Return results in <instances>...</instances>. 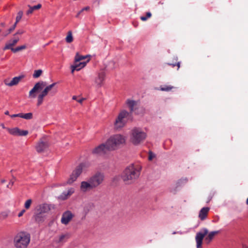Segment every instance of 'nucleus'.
<instances>
[{
    "label": "nucleus",
    "instance_id": "nucleus-1",
    "mask_svg": "<svg viewBox=\"0 0 248 248\" xmlns=\"http://www.w3.org/2000/svg\"><path fill=\"white\" fill-rule=\"evenodd\" d=\"M220 232L219 231H215L210 232H208L207 228H203L198 232L195 236L197 248H202L203 239L204 238V241L206 244H209L214 239L216 235Z\"/></svg>",
    "mask_w": 248,
    "mask_h": 248
},
{
    "label": "nucleus",
    "instance_id": "nucleus-2",
    "mask_svg": "<svg viewBox=\"0 0 248 248\" xmlns=\"http://www.w3.org/2000/svg\"><path fill=\"white\" fill-rule=\"evenodd\" d=\"M140 167L138 165L131 164L124 171L122 179L126 183L131 184L137 179L140 173Z\"/></svg>",
    "mask_w": 248,
    "mask_h": 248
},
{
    "label": "nucleus",
    "instance_id": "nucleus-3",
    "mask_svg": "<svg viewBox=\"0 0 248 248\" xmlns=\"http://www.w3.org/2000/svg\"><path fill=\"white\" fill-rule=\"evenodd\" d=\"M30 240L31 236L28 232H20L14 237V245L16 248H27Z\"/></svg>",
    "mask_w": 248,
    "mask_h": 248
},
{
    "label": "nucleus",
    "instance_id": "nucleus-4",
    "mask_svg": "<svg viewBox=\"0 0 248 248\" xmlns=\"http://www.w3.org/2000/svg\"><path fill=\"white\" fill-rule=\"evenodd\" d=\"M146 133L139 127H134L130 131V140L135 145H139L146 138Z\"/></svg>",
    "mask_w": 248,
    "mask_h": 248
},
{
    "label": "nucleus",
    "instance_id": "nucleus-5",
    "mask_svg": "<svg viewBox=\"0 0 248 248\" xmlns=\"http://www.w3.org/2000/svg\"><path fill=\"white\" fill-rule=\"evenodd\" d=\"M125 137L121 134H115L110 136L106 142L108 149L114 150L125 142Z\"/></svg>",
    "mask_w": 248,
    "mask_h": 248
},
{
    "label": "nucleus",
    "instance_id": "nucleus-6",
    "mask_svg": "<svg viewBox=\"0 0 248 248\" xmlns=\"http://www.w3.org/2000/svg\"><path fill=\"white\" fill-rule=\"evenodd\" d=\"M129 115L128 112L125 110H122L118 114L114 123V128L119 130L123 128L126 124L128 117Z\"/></svg>",
    "mask_w": 248,
    "mask_h": 248
},
{
    "label": "nucleus",
    "instance_id": "nucleus-7",
    "mask_svg": "<svg viewBox=\"0 0 248 248\" xmlns=\"http://www.w3.org/2000/svg\"><path fill=\"white\" fill-rule=\"evenodd\" d=\"M106 79V73L101 69L97 71L93 79V85L96 89L101 88L104 85Z\"/></svg>",
    "mask_w": 248,
    "mask_h": 248
},
{
    "label": "nucleus",
    "instance_id": "nucleus-8",
    "mask_svg": "<svg viewBox=\"0 0 248 248\" xmlns=\"http://www.w3.org/2000/svg\"><path fill=\"white\" fill-rule=\"evenodd\" d=\"M56 84V83L54 82L48 86H46L44 90L37 97V106H40L43 103L44 97L48 94H49L51 96H53L57 92V90H53L51 91L52 89Z\"/></svg>",
    "mask_w": 248,
    "mask_h": 248
},
{
    "label": "nucleus",
    "instance_id": "nucleus-9",
    "mask_svg": "<svg viewBox=\"0 0 248 248\" xmlns=\"http://www.w3.org/2000/svg\"><path fill=\"white\" fill-rule=\"evenodd\" d=\"M84 166L83 163H81L76 167L70 174V177L67 181V184H71L76 181L78 177L82 173Z\"/></svg>",
    "mask_w": 248,
    "mask_h": 248
},
{
    "label": "nucleus",
    "instance_id": "nucleus-10",
    "mask_svg": "<svg viewBox=\"0 0 248 248\" xmlns=\"http://www.w3.org/2000/svg\"><path fill=\"white\" fill-rule=\"evenodd\" d=\"M94 188L101 185L104 180V174L101 172H97L89 179Z\"/></svg>",
    "mask_w": 248,
    "mask_h": 248
},
{
    "label": "nucleus",
    "instance_id": "nucleus-11",
    "mask_svg": "<svg viewBox=\"0 0 248 248\" xmlns=\"http://www.w3.org/2000/svg\"><path fill=\"white\" fill-rule=\"evenodd\" d=\"M49 142L47 139L45 137L41 139L37 143L35 148L38 153H42L45 151L49 146Z\"/></svg>",
    "mask_w": 248,
    "mask_h": 248
},
{
    "label": "nucleus",
    "instance_id": "nucleus-12",
    "mask_svg": "<svg viewBox=\"0 0 248 248\" xmlns=\"http://www.w3.org/2000/svg\"><path fill=\"white\" fill-rule=\"evenodd\" d=\"M46 85V82L42 81L36 83L33 88L30 91L29 97L30 98H35L36 97V95L34 93L38 90L42 89Z\"/></svg>",
    "mask_w": 248,
    "mask_h": 248
},
{
    "label": "nucleus",
    "instance_id": "nucleus-13",
    "mask_svg": "<svg viewBox=\"0 0 248 248\" xmlns=\"http://www.w3.org/2000/svg\"><path fill=\"white\" fill-rule=\"evenodd\" d=\"M69 237L70 234L68 233L61 234L54 238L53 243L54 244L61 246L66 242Z\"/></svg>",
    "mask_w": 248,
    "mask_h": 248
},
{
    "label": "nucleus",
    "instance_id": "nucleus-14",
    "mask_svg": "<svg viewBox=\"0 0 248 248\" xmlns=\"http://www.w3.org/2000/svg\"><path fill=\"white\" fill-rule=\"evenodd\" d=\"M110 150L107 146V142L105 144H101L95 147L92 151L93 154L97 155L105 154L108 151Z\"/></svg>",
    "mask_w": 248,
    "mask_h": 248
},
{
    "label": "nucleus",
    "instance_id": "nucleus-15",
    "mask_svg": "<svg viewBox=\"0 0 248 248\" xmlns=\"http://www.w3.org/2000/svg\"><path fill=\"white\" fill-rule=\"evenodd\" d=\"M6 130L11 135L15 136H25L28 134V131L20 130L18 127L6 128Z\"/></svg>",
    "mask_w": 248,
    "mask_h": 248
},
{
    "label": "nucleus",
    "instance_id": "nucleus-16",
    "mask_svg": "<svg viewBox=\"0 0 248 248\" xmlns=\"http://www.w3.org/2000/svg\"><path fill=\"white\" fill-rule=\"evenodd\" d=\"M94 187L90 182L89 179L88 181H84L81 182L80 186V189L83 192H88Z\"/></svg>",
    "mask_w": 248,
    "mask_h": 248
},
{
    "label": "nucleus",
    "instance_id": "nucleus-17",
    "mask_svg": "<svg viewBox=\"0 0 248 248\" xmlns=\"http://www.w3.org/2000/svg\"><path fill=\"white\" fill-rule=\"evenodd\" d=\"M73 217V214L70 211H67L64 212L61 218L62 223L67 225L71 220Z\"/></svg>",
    "mask_w": 248,
    "mask_h": 248
},
{
    "label": "nucleus",
    "instance_id": "nucleus-18",
    "mask_svg": "<svg viewBox=\"0 0 248 248\" xmlns=\"http://www.w3.org/2000/svg\"><path fill=\"white\" fill-rule=\"evenodd\" d=\"M89 61V60H88L86 62H76L75 61L74 63L71 65V73H73L74 71H79L82 68L84 67L87 62Z\"/></svg>",
    "mask_w": 248,
    "mask_h": 248
},
{
    "label": "nucleus",
    "instance_id": "nucleus-19",
    "mask_svg": "<svg viewBox=\"0 0 248 248\" xmlns=\"http://www.w3.org/2000/svg\"><path fill=\"white\" fill-rule=\"evenodd\" d=\"M50 206L49 204L44 203L39 204L36 206L35 211L45 215L50 210Z\"/></svg>",
    "mask_w": 248,
    "mask_h": 248
},
{
    "label": "nucleus",
    "instance_id": "nucleus-20",
    "mask_svg": "<svg viewBox=\"0 0 248 248\" xmlns=\"http://www.w3.org/2000/svg\"><path fill=\"white\" fill-rule=\"evenodd\" d=\"M75 192L73 188H69L67 190L63 191L59 197V198L62 200L68 199Z\"/></svg>",
    "mask_w": 248,
    "mask_h": 248
},
{
    "label": "nucleus",
    "instance_id": "nucleus-21",
    "mask_svg": "<svg viewBox=\"0 0 248 248\" xmlns=\"http://www.w3.org/2000/svg\"><path fill=\"white\" fill-rule=\"evenodd\" d=\"M210 210L209 207H203L201 209L199 214V217L201 220H204L206 219L208 213Z\"/></svg>",
    "mask_w": 248,
    "mask_h": 248
},
{
    "label": "nucleus",
    "instance_id": "nucleus-22",
    "mask_svg": "<svg viewBox=\"0 0 248 248\" xmlns=\"http://www.w3.org/2000/svg\"><path fill=\"white\" fill-rule=\"evenodd\" d=\"M19 41V38H15L14 39L11 40L8 42L5 47L3 48V50H6V49H11L12 50V48H14L13 47V46H14Z\"/></svg>",
    "mask_w": 248,
    "mask_h": 248
},
{
    "label": "nucleus",
    "instance_id": "nucleus-23",
    "mask_svg": "<svg viewBox=\"0 0 248 248\" xmlns=\"http://www.w3.org/2000/svg\"><path fill=\"white\" fill-rule=\"evenodd\" d=\"M22 78V76L16 77L14 78L9 82H8L7 80H5V84L8 86H13L14 85H16Z\"/></svg>",
    "mask_w": 248,
    "mask_h": 248
},
{
    "label": "nucleus",
    "instance_id": "nucleus-24",
    "mask_svg": "<svg viewBox=\"0 0 248 248\" xmlns=\"http://www.w3.org/2000/svg\"><path fill=\"white\" fill-rule=\"evenodd\" d=\"M33 217L35 221L39 223L44 220L46 216L44 214L35 211Z\"/></svg>",
    "mask_w": 248,
    "mask_h": 248
},
{
    "label": "nucleus",
    "instance_id": "nucleus-25",
    "mask_svg": "<svg viewBox=\"0 0 248 248\" xmlns=\"http://www.w3.org/2000/svg\"><path fill=\"white\" fill-rule=\"evenodd\" d=\"M126 104L129 108L131 112H133L135 110V108L137 106V102L134 100L131 99H127L126 101Z\"/></svg>",
    "mask_w": 248,
    "mask_h": 248
},
{
    "label": "nucleus",
    "instance_id": "nucleus-26",
    "mask_svg": "<svg viewBox=\"0 0 248 248\" xmlns=\"http://www.w3.org/2000/svg\"><path fill=\"white\" fill-rule=\"evenodd\" d=\"M89 56H81L78 53H77L75 56V60L76 62H81L82 60L85 59Z\"/></svg>",
    "mask_w": 248,
    "mask_h": 248
},
{
    "label": "nucleus",
    "instance_id": "nucleus-27",
    "mask_svg": "<svg viewBox=\"0 0 248 248\" xmlns=\"http://www.w3.org/2000/svg\"><path fill=\"white\" fill-rule=\"evenodd\" d=\"M41 7V4H38L37 5L33 6L32 7H30L29 10L27 11V14L28 15L31 14L34 10L39 9Z\"/></svg>",
    "mask_w": 248,
    "mask_h": 248
},
{
    "label": "nucleus",
    "instance_id": "nucleus-28",
    "mask_svg": "<svg viewBox=\"0 0 248 248\" xmlns=\"http://www.w3.org/2000/svg\"><path fill=\"white\" fill-rule=\"evenodd\" d=\"M173 88H174V87L171 85H165L160 86V90L162 91L169 92V91H170L171 89H172Z\"/></svg>",
    "mask_w": 248,
    "mask_h": 248
},
{
    "label": "nucleus",
    "instance_id": "nucleus-29",
    "mask_svg": "<svg viewBox=\"0 0 248 248\" xmlns=\"http://www.w3.org/2000/svg\"><path fill=\"white\" fill-rule=\"evenodd\" d=\"M65 41L68 43H70L73 41V38L71 31H69L68 32L67 35L65 38Z\"/></svg>",
    "mask_w": 248,
    "mask_h": 248
},
{
    "label": "nucleus",
    "instance_id": "nucleus-30",
    "mask_svg": "<svg viewBox=\"0 0 248 248\" xmlns=\"http://www.w3.org/2000/svg\"><path fill=\"white\" fill-rule=\"evenodd\" d=\"M21 118L26 120H30L32 118V113L31 112L25 114L21 113Z\"/></svg>",
    "mask_w": 248,
    "mask_h": 248
},
{
    "label": "nucleus",
    "instance_id": "nucleus-31",
    "mask_svg": "<svg viewBox=\"0 0 248 248\" xmlns=\"http://www.w3.org/2000/svg\"><path fill=\"white\" fill-rule=\"evenodd\" d=\"M42 73L43 71L41 69L35 70L34 71V73L32 75V77L34 78H38L42 75Z\"/></svg>",
    "mask_w": 248,
    "mask_h": 248
},
{
    "label": "nucleus",
    "instance_id": "nucleus-32",
    "mask_svg": "<svg viewBox=\"0 0 248 248\" xmlns=\"http://www.w3.org/2000/svg\"><path fill=\"white\" fill-rule=\"evenodd\" d=\"M26 47V46L25 45H23L21 46H17L16 48H12V51L14 53H16V52H18V51H19L20 50L25 49Z\"/></svg>",
    "mask_w": 248,
    "mask_h": 248
},
{
    "label": "nucleus",
    "instance_id": "nucleus-33",
    "mask_svg": "<svg viewBox=\"0 0 248 248\" xmlns=\"http://www.w3.org/2000/svg\"><path fill=\"white\" fill-rule=\"evenodd\" d=\"M32 203V200L31 199L27 200L24 204V207L26 209H28L30 208L31 205Z\"/></svg>",
    "mask_w": 248,
    "mask_h": 248
},
{
    "label": "nucleus",
    "instance_id": "nucleus-34",
    "mask_svg": "<svg viewBox=\"0 0 248 248\" xmlns=\"http://www.w3.org/2000/svg\"><path fill=\"white\" fill-rule=\"evenodd\" d=\"M22 15H23V12L22 11H19L17 13V15L16 17V22H18L20 21V20L21 19V18L22 16Z\"/></svg>",
    "mask_w": 248,
    "mask_h": 248
},
{
    "label": "nucleus",
    "instance_id": "nucleus-35",
    "mask_svg": "<svg viewBox=\"0 0 248 248\" xmlns=\"http://www.w3.org/2000/svg\"><path fill=\"white\" fill-rule=\"evenodd\" d=\"M9 215V212L7 211L3 212L0 214V216L3 218H6Z\"/></svg>",
    "mask_w": 248,
    "mask_h": 248
},
{
    "label": "nucleus",
    "instance_id": "nucleus-36",
    "mask_svg": "<svg viewBox=\"0 0 248 248\" xmlns=\"http://www.w3.org/2000/svg\"><path fill=\"white\" fill-rule=\"evenodd\" d=\"M168 64L172 66V67H174L176 65H177V67H178L177 70L179 69V68H180V62H178L177 63H168Z\"/></svg>",
    "mask_w": 248,
    "mask_h": 248
},
{
    "label": "nucleus",
    "instance_id": "nucleus-37",
    "mask_svg": "<svg viewBox=\"0 0 248 248\" xmlns=\"http://www.w3.org/2000/svg\"><path fill=\"white\" fill-rule=\"evenodd\" d=\"M14 184V181L13 180H11L9 184L7 185V187L11 188V187L13 186Z\"/></svg>",
    "mask_w": 248,
    "mask_h": 248
},
{
    "label": "nucleus",
    "instance_id": "nucleus-38",
    "mask_svg": "<svg viewBox=\"0 0 248 248\" xmlns=\"http://www.w3.org/2000/svg\"><path fill=\"white\" fill-rule=\"evenodd\" d=\"M155 157V154H154L152 152L149 153V157H148L149 160H152V159Z\"/></svg>",
    "mask_w": 248,
    "mask_h": 248
},
{
    "label": "nucleus",
    "instance_id": "nucleus-39",
    "mask_svg": "<svg viewBox=\"0 0 248 248\" xmlns=\"http://www.w3.org/2000/svg\"><path fill=\"white\" fill-rule=\"evenodd\" d=\"M10 117L11 118L16 117L21 118V113L11 115H10Z\"/></svg>",
    "mask_w": 248,
    "mask_h": 248
},
{
    "label": "nucleus",
    "instance_id": "nucleus-40",
    "mask_svg": "<svg viewBox=\"0 0 248 248\" xmlns=\"http://www.w3.org/2000/svg\"><path fill=\"white\" fill-rule=\"evenodd\" d=\"M187 179L186 178H185V179H180L178 181V183L179 184H182V183H185L187 182Z\"/></svg>",
    "mask_w": 248,
    "mask_h": 248
},
{
    "label": "nucleus",
    "instance_id": "nucleus-41",
    "mask_svg": "<svg viewBox=\"0 0 248 248\" xmlns=\"http://www.w3.org/2000/svg\"><path fill=\"white\" fill-rule=\"evenodd\" d=\"M15 29V27H12L11 28H10L9 30H8V32H7L5 35L4 36H6L7 35H8V34H9L11 32H12L13 30H14Z\"/></svg>",
    "mask_w": 248,
    "mask_h": 248
},
{
    "label": "nucleus",
    "instance_id": "nucleus-42",
    "mask_svg": "<svg viewBox=\"0 0 248 248\" xmlns=\"http://www.w3.org/2000/svg\"><path fill=\"white\" fill-rule=\"evenodd\" d=\"M25 212V209H23L18 214V217H21L23 216V215L24 214V213Z\"/></svg>",
    "mask_w": 248,
    "mask_h": 248
},
{
    "label": "nucleus",
    "instance_id": "nucleus-43",
    "mask_svg": "<svg viewBox=\"0 0 248 248\" xmlns=\"http://www.w3.org/2000/svg\"><path fill=\"white\" fill-rule=\"evenodd\" d=\"M90 9V7L89 6H86L83 8H82L81 10V12H83L84 11H88Z\"/></svg>",
    "mask_w": 248,
    "mask_h": 248
},
{
    "label": "nucleus",
    "instance_id": "nucleus-44",
    "mask_svg": "<svg viewBox=\"0 0 248 248\" xmlns=\"http://www.w3.org/2000/svg\"><path fill=\"white\" fill-rule=\"evenodd\" d=\"M140 19L142 21H146L148 19V17L146 16H142L140 17Z\"/></svg>",
    "mask_w": 248,
    "mask_h": 248
},
{
    "label": "nucleus",
    "instance_id": "nucleus-45",
    "mask_svg": "<svg viewBox=\"0 0 248 248\" xmlns=\"http://www.w3.org/2000/svg\"><path fill=\"white\" fill-rule=\"evenodd\" d=\"M85 100V98H81V99H78V100H77V101H78V103H79L80 104H82V103L83 102V100Z\"/></svg>",
    "mask_w": 248,
    "mask_h": 248
},
{
    "label": "nucleus",
    "instance_id": "nucleus-46",
    "mask_svg": "<svg viewBox=\"0 0 248 248\" xmlns=\"http://www.w3.org/2000/svg\"><path fill=\"white\" fill-rule=\"evenodd\" d=\"M146 16L148 18H150L151 16V13L150 12H147L146 13Z\"/></svg>",
    "mask_w": 248,
    "mask_h": 248
},
{
    "label": "nucleus",
    "instance_id": "nucleus-47",
    "mask_svg": "<svg viewBox=\"0 0 248 248\" xmlns=\"http://www.w3.org/2000/svg\"><path fill=\"white\" fill-rule=\"evenodd\" d=\"M0 126L2 127V128L3 129H6V128H7V127H6L4 126V124H0Z\"/></svg>",
    "mask_w": 248,
    "mask_h": 248
},
{
    "label": "nucleus",
    "instance_id": "nucleus-48",
    "mask_svg": "<svg viewBox=\"0 0 248 248\" xmlns=\"http://www.w3.org/2000/svg\"><path fill=\"white\" fill-rule=\"evenodd\" d=\"M23 32H23V31H17V32H16V34H22Z\"/></svg>",
    "mask_w": 248,
    "mask_h": 248
},
{
    "label": "nucleus",
    "instance_id": "nucleus-49",
    "mask_svg": "<svg viewBox=\"0 0 248 248\" xmlns=\"http://www.w3.org/2000/svg\"><path fill=\"white\" fill-rule=\"evenodd\" d=\"M82 12H81V10H80V11H79V12H78V14H77V16H76V17H78V16H79V15L80 14H81V13Z\"/></svg>",
    "mask_w": 248,
    "mask_h": 248
},
{
    "label": "nucleus",
    "instance_id": "nucleus-50",
    "mask_svg": "<svg viewBox=\"0 0 248 248\" xmlns=\"http://www.w3.org/2000/svg\"><path fill=\"white\" fill-rule=\"evenodd\" d=\"M6 182V180L5 179H2L1 180V183L2 184Z\"/></svg>",
    "mask_w": 248,
    "mask_h": 248
},
{
    "label": "nucleus",
    "instance_id": "nucleus-51",
    "mask_svg": "<svg viewBox=\"0 0 248 248\" xmlns=\"http://www.w3.org/2000/svg\"><path fill=\"white\" fill-rule=\"evenodd\" d=\"M72 99H73V100H77V96H73L72 97Z\"/></svg>",
    "mask_w": 248,
    "mask_h": 248
},
{
    "label": "nucleus",
    "instance_id": "nucleus-52",
    "mask_svg": "<svg viewBox=\"0 0 248 248\" xmlns=\"http://www.w3.org/2000/svg\"><path fill=\"white\" fill-rule=\"evenodd\" d=\"M5 115H9V113L8 111H6L4 113Z\"/></svg>",
    "mask_w": 248,
    "mask_h": 248
},
{
    "label": "nucleus",
    "instance_id": "nucleus-53",
    "mask_svg": "<svg viewBox=\"0 0 248 248\" xmlns=\"http://www.w3.org/2000/svg\"><path fill=\"white\" fill-rule=\"evenodd\" d=\"M242 247H243V248H248V247H247L245 245H243Z\"/></svg>",
    "mask_w": 248,
    "mask_h": 248
},
{
    "label": "nucleus",
    "instance_id": "nucleus-54",
    "mask_svg": "<svg viewBox=\"0 0 248 248\" xmlns=\"http://www.w3.org/2000/svg\"><path fill=\"white\" fill-rule=\"evenodd\" d=\"M18 22H16V21L15 23L14 24V25L12 26V27H14L15 28H16V24Z\"/></svg>",
    "mask_w": 248,
    "mask_h": 248
},
{
    "label": "nucleus",
    "instance_id": "nucleus-55",
    "mask_svg": "<svg viewBox=\"0 0 248 248\" xmlns=\"http://www.w3.org/2000/svg\"><path fill=\"white\" fill-rule=\"evenodd\" d=\"M246 203L247 204H248V198L247 200Z\"/></svg>",
    "mask_w": 248,
    "mask_h": 248
},
{
    "label": "nucleus",
    "instance_id": "nucleus-56",
    "mask_svg": "<svg viewBox=\"0 0 248 248\" xmlns=\"http://www.w3.org/2000/svg\"><path fill=\"white\" fill-rule=\"evenodd\" d=\"M172 233H173V234H175V233H176V232H173Z\"/></svg>",
    "mask_w": 248,
    "mask_h": 248
}]
</instances>
